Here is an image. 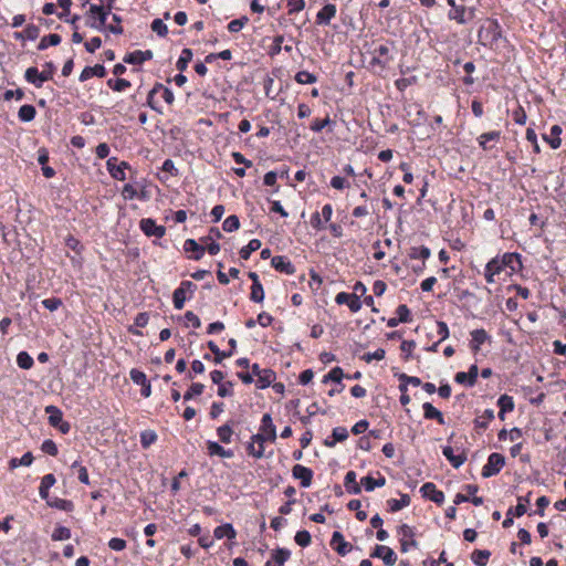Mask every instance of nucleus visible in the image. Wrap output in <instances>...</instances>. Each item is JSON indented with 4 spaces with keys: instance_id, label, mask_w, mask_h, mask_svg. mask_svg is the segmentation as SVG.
Segmentation results:
<instances>
[{
    "instance_id": "a19ab883",
    "label": "nucleus",
    "mask_w": 566,
    "mask_h": 566,
    "mask_svg": "<svg viewBox=\"0 0 566 566\" xmlns=\"http://www.w3.org/2000/svg\"><path fill=\"white\" fill-rule=\"evenodd\" d=\"M240 227L239 218L234 214L229 216L222 223V229L226 232H233L238 230Z\"/></svg>"
},
{
    "instance_id": "8fccbe9b",
    "label": "nucleus",
    "mask_w": 566,
    "mask_h": 566,
    "mask_svg": "<svg viewBox=\"0 0 566 566\" xmlns=\"http://www.w3.org/2000/svg\"><path fill=\"white\" fill-rule=\"evenodd\" d=\"M232 434H233V431H232L231 427L228 424H224V426H221L218 428V437L224 443L231 442Z\"/></svg>"
},
{
    "instance_id": "72a5a7b5",
    "label": "nucleus",
    "mask_w": 566,
    "mask_h": 566,
    "mask_svg": "<svg viewBox=\"0 0 566 566\" xmlns=\"http://www.w3.org/2000/svg\"><path fill=\"white\" fill-rule=\"evenodd\" d=\"M61 42V36L59 34L52 33L45 35L41 39L38 49L40 51L46 50L49 46L57 45Z\"/></svg>"
},
{
    "instance_id": "09e8293b",
    "label": "nucleus",
    "mask_w": 566,
    "mask_h": 566,
    "mask_svg": "<svg viewBox=\"0 0 566 566\" xmlns=\"http://www.w3.org/2000/svg\"><path fill=\"white\" fill-rule=\"evenodd\" d=\"M216 536L219 538L228 537L233 538L235 536V532L230 524L222 525L216 530Z\"/></svg>"
},
{
    "instance_id": "20e7f679",
    "label": "nucleus",
    "mask_w": 566,
    "mask_h": 566,
    "mask_svg": "<svg viewBox=\"0 0 566 566\" xmlns=\"http://www.w3.org/2000/svg\"><path fill=\"white\" fill-rule=\"evenodd\" d=\"M479 40L483 45L497 42L502 36V31L499 22L493 19H488L480 28L478 33Z\"/></svg>"
},
{
    "instance_id": "6e6d98bb",
    "label": "nucleus",
    "mask_w": 566,
    "mask_h": 566,
    "mask_svg": "<svg viewBox=\"0 0 566 566\" xmlns=\"http://www.w3.org/2000/svg\"><path fill=\"white\" fill-rule=\"evenodd\" d=\"M42 305L50 312H54L60 308L62 301L57 297H50L42 301Z\"/></svg>"
},
{
    "instance_id": "0e129e2a",
    "label": "nucleus",
    "mask_w": 566,
    "mask_h": 566,
    "mask_svg": "<svg viewBox=\"0 0 566 566\" xmlns=\"http://www.w3.org/2000/svg\"><path fill=\"white\" fill-rule=\"evenodd\" d=\"M331 186L334 188V189H337V190H343L345 188H347L349 186V184L346 181L345 178L340 177V176H334L332 179H331Z\"/></svg>"
},
{
    "instance_id": "ddd939ff",
    "label": "nucleus",
    "mask_w": 566,
    "mask_h": 566,
    "mask_svg": "<svg viewBox=\"0 0 566 566\" xmlns=\"http://www.w3.org/2000/svg\"><path fill=\"white\" fill-rule=\"evenodd\" d=\"M337 12L336 6L333 3L325 4L316 14V23L319 25H328Z\"/></svg>"
},
{
    "instance_id": "bb28decb",
    "label": "nucleus",
    "mask_w": 566,
    "mask_h": 566,
    "mask_svg": "<svg viewBox=\"0 0 566 566\" xmlns=\"http://www.w3.org/2000/svg\"><path fill=\"white\" fill-rule=\"evenodd\" d=\"M497 406L500 407L499 416L503 419L506 412L514 409L513 398L509 395H502L497 400Z\"/></svg>"
},
{
    "instance_id": "f257e3e1",
    "label": "nucleus",
    "mask_w": 566,
    "mask_h": 566,
    "mask_svg": "<svg viewBox=\"0 0 566 566\" xmlns=\"http://www.w3.org/2000/svg\"><path fill=\"white\" fill-rule=\"evenodd\" d=\"M276 439V428L270 413H264L261 420L259 432L252 437L248 449L254 458L265 457V449Z\"/></svg>"
},
{
    "instance_id": "5701e85b",
    "label": "nucleus",
    "mask_w": 566,
    "mask_h": 566,
    "mask_svg": "<svg viewBox=\"0 0 566 566\" xmlns=\"http://www.w3.org/2000/svg\"><path fill=\"white\" fill-rule=\"evenodd\" d=\"M275 380V374L271 369H263L258 374L256 387L264 389Z\"/></svg>"
},
{
    "instance_id": "f3484780",
    "label": "nucleus",
    "mask_w": 566,
    "mask_h": 566,
    "mask_svg": "<svg viewBox=\"0 0 566 566\" xmlns=\"http://www.w3.org/2000/svg\"><path fill=\"white\" fill-rule=\"evenodd\" d=\"M153 57V52L149 50L146 51H134L132 53H128L124 57V62L128 64H142L147 60H150Z\"/></svg>"
},
{
    "instance_id": "4be33fe9",
    "label": "nucleus",
    "mask_w": 566,
    "mask_h": 566,
    "mask_svg": "<svg viewBox=\"0 0 566 566\" xmlns=\"http://www.w3.org/2000/svg\"><path fill=\"white\" fill-rule=\"evenodd\" d=\"M40 34V30L34 24H28L22 32H17L14 38L18 40L34 41Z\"/></svg>"
},
{
    "instance_id": "49530a36",
    "label": "nucleus",
    "mask_w": 566,
    "mask_h": 566,
    "mask_svg": "<svg viewBox=\"0 0 566 566\" xmlns=\"http://www.w3.org/2000/svg\"><path fill=\"white\" fill-rule=\"evenodd\" d=\"M107 84L116 92H123L130 86V82L125 78L108 80Z\"/></svg>"
},
{
    "instance_id": "6ab92c4d",
    "label": "nucleus",
    "mask_w": 566,
    "mask_h": 566,
    "mask_svg": "<svg viewBox=\"0 0 566 566\" xmlns=\"http://www.w3.org/2000/svg\"><path fill=\"white\" fill-rule=\"evenodd\" d=\"M184 250L186 252H192L193 255L191 256L195 260H200L205 254V247L203 244H199L193 239H187L184 243Z\"/></svg>"
},
{
    "instance_id": "2f4dec72",
    "label": "nucleus",
    "mask_w": 566,
    "mask_h": 566,
    "mask_svg": "<svg viewBox=\"0 0 566 566\" xmlns=\"http://www.w3.org/2000/svg\"><path fill=\"white\" fill-rule=\"evenodd\" d=\"M208 454L210 457H221V458H230L232 457L231 452L224 450L219 443L217 442H208Z\"/></svg>"
},
{
    "instance_id": "cd10ccee",
    "label": "nucleus",
    "mask_w": 566,
    "mask_h": 566,
    "mask_svg": "<svg viewBox=\"0 0 566 566\" xmlns=\"http://www.w3.org/2000/svg\"><path fill=\"white\" fill-rule=\"evenodd\" d=\"M36 109L33 105H22L18 112V117L21 122L29 123L34 119Z\"/></svg>"
},
{
    "instance_id": "79ce46f5",
    "label": "nucleus",
    "mask_w": 566,
    "mask_h": 566,
    "mask_svg": "<svg viewBox=\"0 0 566 566\" xmlns=\"http://www.w3.org/2000/svg\"><path fill=\"white\" fill-rule=\"evenodd\" d=\"M251 301L255 303H261L264 300V290L261 283L252 284L251 286V294H250Z\"/></svg>"
},
{
    "instance_id": "603ef678",
    "label": "nucleus",
    "mask_w": 566,
    "mask_h": 566,
    "mask_svg": "<svg viewBox=\"0 0 566 566\" xmlns=\"http://www.w3.org/2000/svg\"><path fill=\"white\" fill-rule=\"evenodd\" d=\"M332 437H333V442H331V444H334L335 442H340V441H344L345 439H347L348 431L345 427H336L333 429Z\"/></svg>"
},
{
    "instance_id": "dca6fc26",
    "label": "nucleus",
    "mask_w": 566,
    "mask_h": 566,
    "mask_svg": "<svg viewBox=\"0 0 566 566\" xmlns=\"http://www.w3.org/2000/svg\"><path fill=\"white\" fill-rule=\"evenodd\" d=\"M229 345L231 346V350L229 353H221L217 344L212 340L208 342L209 349L214 354V363L220 364L224 358L230 357L233 354V350L237 347L235 339L231 338L229 340Z\"/></svg>"
},
{
    "instance_id": "de8ad7c7",
    "label": "nucleus",
    "mask_w": 566,
    "mask_h": 566,
    "mask_svg": "<svg viewBox=\"0 0 566 566\" xmlns=\"http://www.w3.org/2000/svg\"><path fill=\"white\" fill-rule=\"evenodd\" d=\"M385 478L380 476L378 479H373L371 476H367L363 479V483L367 491L374 490L376 486L385 485Z\"/></svg>"
},
{
    "instance_id": "7c9ffc66",
    "label": "nucleus",
    "mask_w": 566,
    "mask_h": 566,
    "mask_svg": "<svg viewBox=\"0 0 566 566\" xmlns=\"http://www.w3.org/2000/svg\"><path fill=\"white\" fill-rule=\"evenodd\" d=\"M293 474L296 479H301L303 486L310 485L312 473L308 469L302 465H296L293 470Z\"/></svg>"
},
{
    "instance_id": "774afa93",
    "label": "nucleus",
    "mask_w": 566,
    "mask_h": 566,
    "mask_svg": "<svg viewBox=\"0 0 566 566\" xmlns=\"http://www.w3.org/2000/svg\"><path fill=\"white\" fill-rule=\"evenodd\" d=\"M41 449L51 457H55L57 453V448L52 440L43 441Z\"/></svg>"
},
{
    "instance_id": "9b49d317",
    "label": "nucleus",
    "mask_w": 566,
    "mask_h": 566,
    "mask_svg": "<svg viewBox=\"0 0 566 566\" xmlns=\"http://www.w3.org/2000/svg\"><path fill=\"white\" fill-rule=\"evenodd\" d=\"M479 375V368L476 365H471L469 371H460L455 375L454 380L463 386L472 387L476 382V378Z\"/></svg>"
},
{
    "instance_id": "4d7b16f0",
    "label": "nucleus",
    "mask_w": 566,
    "mask_h": 566,
    "mask_svg": "<svg viewBox=\"0 0 566 566\" xmlns=\"http://www.w3.org/2000/svg\"><path fill=\"white\" fill-rule=\"evenodd\" d=\"M396 314L398 321H400L401 323H407L410 321V311L405 304H401L397 307Z\"/></svg>"
},
{
    "instance_id": "1a4fd4ad",
    "label": "nucleus",
    "mask_w": 566,
    "mask_h": 566,
    "mask_svg": "<svg viewBox=\"0 0 566 566\" xmlns=\"http://www.w3.org/2000/svg\"><path fill=\"white\" fill-rule=\"evenodd\" d=\"M335 301L337 304H346L353 313L358 312L361 308V302L359 296L346 292H340L336 295Z\"/></svg>"
},
{
    "instance_id": "4468645a",
    "label": "nucleus",
    "mask_w": 566,
    "mask_h": 566,
    "mask_svg": "<svg viewBox=\"0 0 566 566\" xmlns=\"http://www.w3.org/2000/svg\"><path fill=\"white\" fill-rule=\"evenodd\" d=\"M24 77L27 82L33 84L35 87H42V85L51 78V75H42L36 67L32 66L27 69Z\"/></svg>"
},
{
    "instance_id": "c9c22d12",
    "label": "nucleus",
    "mask_w": 566,
    "mask_h": 566,
    "mask_svg": "<svg viewBox=\"0 0 566 566\" xmlns=\"http://www.w3.org/2000/svg\"><path fill=\"white\" fill-rule=\"evenodd\" d=\"M344 377L343 369L340 367H334L323 377V382L326 384L328 381L336 382L342 385V379Z\"/></svg>"
},
{
    "instance_id": "864d4df0",
    "label": "nucleus",
    "mask_w": 566,
    "mask_h": 566,
    "mask_svg": "<svg viewBox=\"0 0 566 566\" xmlns=\"http://www.w3.org/2000/svg\"><path fill=\"white\" fill-rule=\"evenodd\" d=\"M346 485L348 490L355 494H358L360 492V488L358 483L356 482V475L354 472H349L346 475Z\"/></svg>"
},
{
    "instance_id": "0eeeda50",
    "label": "nucleus",
    "mask_w": 566,
    "mask_h": 566,
    "mask_svg": "<svg viewBox=\"0 0 566 566\" xmlns=\"http://www.w3.org/2000/svg\"><path fill=\"white\" fill-rule=\"evenodd\" d=\"M139 227L147 237L163 238L166 233L165 227L157 224L156 221L150 218L142 219Z\"/></svg>"
},
{
    "instance_id": "a211bd4d",
    "label": "nucleus",
    "mask_w": 566,
    "mask_h": 566,
    "mask_svg": "<svg viewBox=\"0 0 566 566\" xmlns=\"http://www.w3.org/2000/svg\"><path fill=\"white\" fill-rule=\"evenodd\" d=\"M93 76L104 77L105 76V67L101 64L84 67V70L80 74V81L85 82Z\"/></svg>"
},
{
    "instance_id": "f03ea898",
    "label": "nucleus",
    "mask_w": 566,
    "mask_h": 566,
    "mask_svg": "<svg viewBox=\"0 0 566 566\" xmlns=\"http://www.w3.org/2000/svg\"><path fill=\"white\" fill-rule=\"evenodd\" d=\"M392 60L394 46L391 44L385 43L373 50L369 65L375 73L381 74L387 70Z\"/></svg>"
},
{
    "instance_id": "f704fd0d",
    "label": "nucleus",
    "mask_w": 566,
    "mask_h": 566,
    "mask_svg": "<svg viewBox=\"0 0 566 566\" xmlns=\"http://www.w3.org/2000/svg\"><path fill=\"white\" fill-rule=\"evenodd\" d=\"M191 60L192 51L190 49H184L177 60L176 67L182 72L188 67V64Z\"/></svg>"
},
{
    "instance_id": "2eb2a0df",
    "label": "nucleus",
    "mask_w": 566,
    "mask_h": 566,
    "mask_svg": "<svg viewBox=\"0 0 566 566\" xmlns=\"http://www.w3.org/2000/svg\"><path fill=\"white\" fill-rule=\"evenodd\" d=\"M271 264L276 271L285 274H293L295 272V266L284 255L274 256L271 261Z\"/></svg>"
},
{
    "instance_id": "e433bc0d",
    "label": "nucleus",
    "mask_w": 566,
    "mask_h": 566,
    "mask_svg": "<svg viewBox=\"0 0 566 566\" xmlns=\"http://www.w3.org/2000/svg\"><path fill=\"white\" fill-rule=\"evenodd\" d=\"M431 255L430 249L427 247H412L409 252L411 259L427 260Z\"/></svg>"
},
{
    "instance_id": "9d476101",
    "label": "nucleus",
    "mask_w": 566,
    "mask_h": 566,
    "mask_svg": "<svg viewBox=\"0 0 566 566\" xmlns=\"http://www.w3.org/2000/svg\"><path fill=\"white\" fill-rule=\"evenodd\" d=\"M128 164L126 161L117 163L116 158H109L107 160V170L109 175L116 180H125L126 174L125 170L128 168Z\"/></svg>"
},
{
    "instance_id": "58836bf2",
    "label": "nucleus",
    "mask_w": 566,
    "mask_h": 566,
    "mask_svg": "<svg viewBox=\"0 0 566 566\" xmlns=\"http://www.w3.org/2000/svg\"><path fill=\"white\" fill-rule=\"evenodd\" d=\"M45 411L49 415V421L52 426L56 427L62 421V412L57 407L48 406Z\"/></svg>"
},
{
    "instance_id": "f8f14e48",
    "label": "nucleus",
    "mask_w": 566,
    "mask_h": 566,
    "mask_svg": "<svg viewBox=\"0 0 566 566\" xmlns=\"http://www.w3.org/2000/svg\"><path fill=\"white\" fill-rule=\"evenodd\" d=\"M502 271H504L501 262L500 256L493 258L491 261H489L484 269V277L489 284H492L495 282V276L499 275Z\"/></svg>"
},
{
    "instance_id": "5fc2aeb1",
    "label": "nucleus",
    "mask_w": 566,
    "mask_h": 566,
    "mask_svg": "<svg viewBox=\"0 0 566 566\" xmlns=\"http://www.w3.org/2000/svg\"><path fill=\"white\" fill-rule=\"evenodd\" d=\"M151 30L156 32L159 36H165L168 32L167 25L160 19H155L151 22Z\"/></svg>"
},
{
    "instance_id": "680f3d73",
    "label": "nucleus",
    "mask_w": 566,
    "mask_h": 566,
    "mask_svg": "<svg viewBox=\"0 0 566 566\" xmlns=\"http://www.w3.org/2000/svg\"><path fill=\"white\" fill-rule=\"evenodd\" d=\"M437 334L440 337L439 343L446 340L449 337V327L444 322H437Z\"/></svg>"
},
{
    "instance_id": "aec40b11",
    "label": "nucleus",
    "mask_w": 566,
    "mask_h": 566,
    "mask_svg": "<svg viewBox=\"0 0 566 566\" xmlns=\"http://www.w3.org/2000/svg\"><path fill=\"white\" fill-rule=\"evenodd\" d=\"M488 338L489 336L483 328L472 331L470 343L472 350L478 352L481 345H483Z\"/></svg>"
},
{
    "instance_id": "37998d69",
    "label": "nucleus",
    "mask_w": 566,
    "mask_h": 566,
    "mask_svg": "<svg viewBox=\"0 0 566 566\" xmlns=\"http://www.w3.org/2000/svg\"><path fill=\"white\" fill-rule=\"evenodd\" d=\"M112 19H113L114 23L106 25V32L117 34V35L122 34L124 32V30L120 25L122 18L117 14H113Z\"/></svg>"
},
{
    "instance_id": "39448f33",
    "label": "nucleus",
    "mask_w": 566,
    "mask_h": 566,
    "mask_svg": "<svg viewBox=\"0 0 566 566\" xmlns=\"http://www.w3.org/2000/svg\"><path fill=\"white\" fill-rule=\"evenodd\" d=\"M475 7L459 6L458 9L448 12V18L457 21L459 24H465L475 18Z\"/></svg>"
},
{
    "instance_id": "c03bdc74",
    "label": "nucleus",
    "mask_w": 566,
    "mask_h": 566,
    "mask_svg": "<svg viewBox=\"0 0 566 566\" xmlns=\"http://www.w3.org/2000/svg\"><path fill=\"white\" fill-rule=\"evenodd\" d=\"M248 21H249V19L247 17H242L240 19H234V20L230 21L228 24L229 32H231V33L240 32L245 27Z\"/></svg>"
},
{
    "instance_id": "bf43d9fd",
    "label": "nucleus",
    "mask_w": 566,
    "mask_h": 566,
    "mask_svg": "<svg viewBox=\"0 0 566 566\" xmlns=\"http://www.w3.org/2000/svg\"><path fill=\"white\" fill-rule=\"evenodd\" d=\"M233 394V385L231 381H224L218 386V395L220 397H230Z\"/></svg>"
},
{
    "instance_id": "052dcab7",
    "label": "nucleus",
    "mask_w": 566,
    "mask_h": 566,
    "mask_svg": "<svg viewBox=\"0 0 566 566\" xmlns=\"http://www.w3.org/2000/svg\"><path fill=\"white\" fill-rule=\"evenodd\" d=\"M137 189L136 187H134L133 185L130 184H126L124 187H123V190H122V196L125 200H133L134 198L137 197Z\"/></svg>"
},
{
    "instance_id": "b1692460",
    "label": "nucleus",
    "mask_w": 566,
    "mask_h": 566,
    "mask_svg": "<svg viewBox=\"0 0 566 566\" xmlns=\"http://www.w3.org/2000/svg\"><path fill=\"white\" fill-rule=\"evenodd\" d=\"M422 409H423V416L426 419H436V420H438V422L440 424L444 423V418H443L442 413L436 407H433L430 402H424L422 405Z\"/></svg>"
},
{
    "instance_id": "473e14b6",
    "label": "nucleus",
    "mask_w": 566,
    "mask_h": 566,
    "mask_svg": "<svg viewBox=\"0 0 566 566\" xmlns=\"http://www.w3.org/2000/svg\"><path fill=\"white\" fill-rule=\"evenodd\" d=\"M373 556L382 558L387 565H391L394 563V552L385 546H378Z\"/></svg>"
},
{
    "instance_id": "3c124183",
    "label": "nucleus",
    "mask_w": 566,
    "mask_h": 566,
    "mask_svg": "<svg viewBox=\"0 0 566 566\" xmlns=\"http://www.w3.org/2000/svg\"><path fill=\"white\" fill-rule=\"evenodd\" d=\"M129 376L133 382L139 386L146 385L148 380L144 371L135 368L130 370Z\"/></svg>"
},
{
    "instance_id": "13d9d810",
    "label": "nucleus",
    "mask_w": 566,
    "mask_h": 566,
    "mask_svg": "<svg viewBox=\"0 0 566 566\" xmlns=\"http://www.w3.org/2000/svg\"><path fill=\"white\" fill-rule=\"evenodd\" d=\"M385 350L382 348H378L377 350L373 352V353H366L364 356H363V359L366 361V363H370L373 360H381L385 358Z\"/></svg>"
},
{
    "instance_id": "412c9836",
    "label": "nucleus",
    "mask_w": 566,
    "mask_h": 566,
    "mask_svg": "<svg viewBox=\"0 0 566 566\" xmlns=\"http://www.w3.org/2000/svg\"><path fill=\"white\" fill-rule=\"evenodd\" d=\"M424 496L429 497L434 503H441L444 499V495L441 491L437 490L436 486L431 483H427L421 489Z\"/></svg>"
},
{
    "instance_id": "c756f323",
    "label": "nucleus",
    "mask_w": 566,
    "mask_h": 566,
    "mask_svg": "<svg viewBox=\"0 0 566 566\" xmlns=\"http://www.w3.org/2000/svg\"><path fill=\"white\" fill-rule=\"evenodd\" d=\"M261 248V241L259 239H252L249 241L247 245L241 248L239 251L240 258L243 260H248L252 252L259 250Z\"/></svg>"
},
{
    "instance_id": "a878e982",
    "label": "nucleus",
    "mask_w": 566,
    "mask_h": 566,
    "mask_svg": "<svg viewBox=\"0 0 566 566\" xmlns=\"http://www.w3.org/2000/svg\"><path fill=\"white\" fill-rule=\"evenodd\" d=\"M500 137H501V133L499 130H492V132L481 134L478 138V142H479V145L484 150H488L491 148V146H489V143L493 142V140L496 142L500 139Z\"/></svg>"
},
{
    "instance_id": "7ed1b4c3",
    "label": "nucleus",
    "mask_w": 566,
    "mask_h": 566,
    "mask_svg": "<svg viewBox=\"0 0 566 566\" xmlns=\"http://www.w3.org/2000/svg\"><path fill=\"white\" fill-rule=\"evenodd\" d=\"M109 8L103 6L91 4L87 12L86 25L99 32H106V20L109 15Z\"/></svg>"
},
{
    "instance_id": "423d86ee",
    "label": "nucleus",
    "mask_w": 566,
    "mask_h": 566,
    "mask_svg": "<svg viewBox=\"0 0 566 566\" xmlns=\"http://www.w3.org/2000/svg\"><path fill=\"white\" fill-rule=\"evenodd\" d=\"M196 285L190 281L181 282L180 286L174 291L172 302L174 306L177 310H181L185 305L187 298V291L189 290L191 293L195 291Z\"/></svg>"
},
{
    "instance_id": "393cba45",
    "label": "nucleus",
    "mask_w": 566,
    "mask_h": 566,
    "mask_svg": "<svg viewBox=\"0 0 566 566\" xmlns=\"http://www.w3.org/2000/svg\"><path fill=\"white\" fill-rule=\"evenodd\" d=\"M560 134H562V127L558 125H554L551 128V136H544V139L549 144V146L553 149H557L560 147V144H562V139L559 137Z\"/></svg>"
},
{
    "instance_id": "ea45409f",
    "label": "nucleus",
    "mask_w": 566,
    "mask_h": 566,
    "mask_svg": "<svg viewBox=\"0 0 566 566\" xmlns=\"http://www.w3.org/2000/svg\"><path fill=\"white\" fill-rule=\"evenodd\" d=\"M295 81L298 84H313L317 81V77L307 71H300L295 75Z\"/></svg>"
},
{
    "instance_id": "338daca9",
    "label": "nucleus",
    "mask_w": 566,
    "mask_h": 566,
    "mask_svg": "<svg viewBox=\"0 0 566 566\" xmlns=\"http://www.w3.org/2000/svg\"><path fill=\"white\" fill-rule=\"evenodd\" d=\"M157 439V434L154 431H144L140 436V441L144 447L150 446Z\"/></svg>"
},
{
    "instance_id": "c85d7f7f",
    "label": "nucleus",
    "mask_w": 566,
    "mask_h": 566,
    "mask_svg": "<svg viewBox=\"0 0 566 566\" xmlns=\"http://www.w3.org/2000/svg\"><path fill=\"white\" fill-rule=\"evenodd\" d=\"M500 262L504 270L510 268L512 271L515 270V264H521L520 255L516 253H504L502 256H500Z\"/></svg>"
},
{
    "instance_id": "4c0bfd02",
    "label": "nucleus",
    "mask_w": 566,
    "mask_h": 566,
    "mask_svg": "<svg viewBox=\"0 0 566 566\" xmlns=\"http://www.w3.org/2000/svg\"><path fill=\"white\" fill-rule=\"evenodd\" d=\"M34 364L33 358L27 352H20L17 356V365L21 369H30Z\"/></svg>"
},
{
    "instance_id": "a18cd8bd",
    "label": "nucleus",
    "mask_w": 566,
    "mask_h": 566,
    "mask_svg": "<svg viewBox=\"0 0 566 566\" xmlns=\"http://www.w3.org/2000/svg\"><path fill=\"white\" fill-rule=\"evenodd\" d=\"M205 390V386L200 382H195L190 386V388L184 395L185 400H190L195 396H200Z\"/></svg>"
},
{
    "instance_id": "69168bd1",
    "label": "nucleus",
    "mask_w": 566,
    "mask_h": 566,
    "mask_svg": "<svg viewBox=\"0 0 566 566\" xmlns=\"http://www.w3.org/2000/svg\"><path fill=\"white\" fill-rule=\"evenodd\" d=\"M65 244L69 249L75 251L77 254H80L81 250H82V244L81 242L72 237V235H69L66 239H65Z\"/></svg>"
},
{
    "instance_id": "e2e57ef3",
    "label": "nucleus",
    "mask_w": 566,
    "mask_h": 566,
    "mask_svg": "<svg viewBox=\"0 0 566 566\" xmlns=\"http://www.w3.org/2000/svg\"><path fill=\"white\" fill-rule=\"evenodd\" d=\"M416 347V343L413 340H403L400 345V349L402 352V354L405 355V358L408 359L413 349Z\"/></svg>"
},
{
    "instance_id": "6e6552de",
    "label": "nucleus",
    "mask_w": 566,
    "mask_h": 566,
    "mask_svg": "<svg viewBox=\"0 0 566 566\" xmlns=\"http://www.w3.org/2000/svg\"><path fill=\"white\" fill-rule=\"evenodd\" d=\"M221 238V232L219 229L212 228L207 237L201 238V242L205 247V250L209 252L211 255H216L220 251V245L217 240Z\"/></svg>"
}]
</instances>
